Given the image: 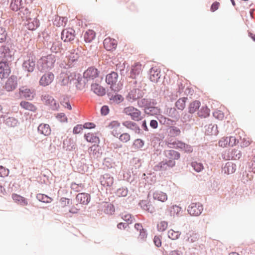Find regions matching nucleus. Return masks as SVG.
<instances>
[{"label": "nucleus", "mask_w": 255, "mask_h": 255, "mask_svg": "<svg viewBox=\"0 0 255 255\" xmlns=\"http://www.w3.org/2000/svg\"><path fill=\"white\" fill-rule=\"evenodd\" d=\"M60 83L62 85L65 86L68 85L69 83L74 82L76 86L79 88L80 85H84L85 82L82 81V78L80 77L79 74L75 73H70L69 74L67 73H62L60 75Z\"/></svg>", "instance_id": "nucleus-1"}, {"label": "nucleus", "mask_w": 255, "mask_h": 255, "mask_svg": "<svg viewBox=\"0 0 255 255\" xmlns=\"http://www.w3.org/2000/svg\"><path fill=\"white\" fill-rule=\"evenodd\" d=\"M106 82L110 86L111 89L115 92H119L123 86V83L119 79L118 73L115 72H112L107 75Z\"/></svg>", "instance_id": "nucleus-2"}, {"label": "nucleus", "mask_w": 255, "mask_h": 255, "mask_svg": "<svg viewBox=\"0 0 255 255\" xmlns=\"http://www.w3.org/2000/svg\"><path fill=\"white\" fill-rule=\"evenodd\" d=\"M55 61V60L53 55H49L47 56L43 57L41 58L38 62V69L41 72L50 69L54 66Z\"/></svg>", "instance_id": "nucleus-3"}, {"label": "nucleus", "mask_w": 255, "mask_h": 255, "mask_svg": "<svg viewBox=\"0 0 255 255\" xmlns=\"http://www.w3.org/2000/svg\"><path fill=\"white\" fill-rule=\"evenodd\" d=\"M166 114L173 120L161 116L159 121L160 123H162L164 125H168L170 123L175 122L178 121L180 118L179 114L175 108L167 109L166 110Z\"/></svg>", "instance_id": "nucleus-4"}, {"label": "nucleus", "mask_w": 255, "mask_h": 255, "mask_svg": "<svg viewBox=\"0 0 255 255\" xmlns=\"http://www.w3.org/2000/svg\"><path fill=\"white\" fill-rule=\"evenodd\" d=\"M123 112L124 114L130 116V118L134 121H139L142 119L141 111L131 106L125 108Z\"/></svg>", "instance_id": "nucleus-5"}, {"label": "nucleus", "mask_w": 255, "mask_h": 255, "mask_svg": "<svg viewBox=\"0 0 255 255\" xmlns=\"http://www.w3.org/2000/svg\"><path fill=\"white\" fill-rule=\"evenodd\" d=\"M99 75V71L97 69L95 68L94 67H90L88 68L86 71L83 73V78L82 79V82H85V84L84 85H80L79 88L82 86H84L86 84V82L91 80H93L95 78H97Z\"/></svg>", "instance_id": "nucleus-6"}, {"label": "nucleus", "mask_w": 255, "mask_h": 255, "mask_svg": "<svg viewBox=\"0 0 255 255\" xmlns=\"http://www.w3.org/2000/svg\"><path fill=\"white\" fill-rule=\"evenodd\" d=\"M203 210V205L200 203H192L188 208V212L190 215L198 216Z\"/></svg>", "instance_id": "nucleus-7"}, {"label": "nucleus", "mask_w": 255, "mask_h": 255, "mask_svg": "<svg viewBox=\"0 0 255 255\" xmlns=\"http://www.w3.org/2000/svg\"><path fill=\"white\" fill-rule=\"evenodd\" d=\"M143 67L144 66L140 62H134L130 67V76L132 78H136L141 74Z\"/></svg>", "instance_id": "nucleus-8"}, {"label": "nucleus", "mask_w": 255, "mask_h": 255, "mask_svg": "<svg viewBox=\"0 0 255 255\" xmlns=\"http://www.w3.org/2000/svg\"><path fill=\"white\" fill-rule=\"evenodd\" d=\"M54 79V74L51 72H47L41 77L39 84L42 87H46L51 84Z\"/></svg>", "instance_id": "nucleus-9"}, {"label": "nucleus", "mask_w": 255, "mask_h": 255, "mask_svg": "<svg viewBox=\"0 0 255 255\" xmlns=\"http://www.w3.org/2000/svg\"><path fill=\"white\" fill-rule=\"evenodd\" d=\"M19 95L25 99L32 100L35 95V90L22 86L19 88Z\"/></svg>", "instance_id": "nucleus-10"}, {"label": "nucleus", "mask_w": 255, "mask_h": 255, "mask_svg": "<svg viewBox=\"0 0 255 255\" xmlns=\"http://www.w3.org/2000/svg\"><path fill=\"white\" fill-rule=\"evenodd\" d=\"M75 30L71 28L64 29L61 33V39L65 42L73 40L75 37Z\"/></svg>", "instance_id": "nucleus-11"}, {"label": "nucleus", "mask_w": 255, "mask_h": 255, "mask_svg": "<svg viewBox=\"0 0 255 255\" xmlns=\"http://www.w3.org/2000/svg\"><path fill=\"white\" fill-rule=\"evenodd\" d=\"M11 72L9 64L7 62H0V79H3L8 77Z\"/></svg>", "instance_id": "nucleus-12"}, {"label": "nucleus", "mask_w": 255, "mask_h": 255, "mask_svg": "<svg viewBox=\"0 0 255 255\" xmlns=\"http://www.w3.org/2000/svg\"><path fill=\"white\" fill-rule=\"evenodd\" d=\"M17 77L14 75L11 76L6 81L4 88L8 92L14 90L17 85Z\"/></svg>", "instance_id": "nucleus-13"}, {"label": "nucleus", "mask_w": 255, "mask_h": 255, "mask_svg": "<svg viewBox=\"0 0 255 255\" xmlns=\"http://www.w3.org/2000/svg\"><path fill=\"white\" fill-rule=\"evenodd\" d=\"M160 69L157 66L152 67L149 70V79L153 83H157L160 78Z\"/></svg>", "instance_id": "nucleus-14"}, {"label": "nucleus", "mask_w": 255, "mask_h": 255, "mask_svg": "<svg viewBox=\"0 0 255 255\" xmlns=\"http://www.w3.org/2000/svg\"><path fill=\"white\" fill-rule=\"evenodd\" d=\"M41 100L45 105H49L53 108H56L57 107L55 100L52 96L48 93H45L42 94L41 96Z\"/></svg>", "instance_id": "nucleus-15"}, {"label": "nucleus", "mask_w": 255, "mask_h": 255, "mask_svg": "<svg viewBox=\"0 0 255 255\" xmlns=\"http://www.w3.org/2000/svg\"><path fill=\"white\" fill-rule=\"evenodd\" d=\"M23 67L28 72H32L35 68V60L33 55H30L27 60H24L22 64Z\"/></svg>", "instance_id": "nucleus-16"}, {"label": "nucleus", "mask_w": 255, "mask_h": 255, "mask_svg": "<svg viewBox=\"0 0 255 255\" xmlns=\"http://www.w3.org/2000/svg\"><path fill=\"white\" fill-rule=\"evenodd\" d=\"M164 154L166 157V161H170L171 160L174 162V166L175 165V160L179 159L180 157V154L172 149L165 151Z\"/></svg>", "instance_id": "nucleus-17"}, {"label": "nucleus", "mask_w": 255, "mask_h": 255, "mask_svg": "<svg viewBox=\"0 0 255 255\" xmlns=\"http://www.w3.org/2000/svg\"><path fill=\"white\" fill-rule=\"evenodd\" d=\"M174 166V163L171 160L170 161H161L158 163L154 167V170L156 171H165L168 168H172Z\"/></svg>", "instance_id": "nucleus-18"}, {"label": "nucleus", "mask_w": 255, "mask_h": 255, "mask_svg": "<svg viewBox=\"0 0 255 255\" xmlns=\"http://www.w3.org/2000/svg\"><path fill=\"white\" fill-rule=\"evenodd\" d=\"M90 195L86 193H79L76 197V202L84 205H87L90 202Z\"/></svg>", "instance_id": "nucleus-19"}, {"label": "nucleus", "mask_w": 255, "mask_h": 255, "mask_svg": "<svg viewBox=\"0 0 255 255\" xmlns=\"http://www.w3.org/2000/svg\"><path fill=\"white\" fill-rule=\"evenodd\" d=\"M103 44L106 50L111 51L116 48L117 46V41L115 39L108 37L104 39Z\"/></svg>", "instance_id": "nucleus-20"}, {"label": "nucleus", "mask_w": 255, "mask_h": 255, "mask_svg": "<svg viewBox=\"0 0 255 255\" xmlns=\"http://www.w3.org/2000/svg\"><path fill=\"white\" fill-rule=\"evenodd\" d=\"M141 96V92L138 89L133 88L129 92L126 96L128 101L132 102L139 98Z\"/></svg>", "instance_id": "nucleus-21"}, {"label": "nucleus", "mask_w": 255, "mask_h": 255, "mask_svg": "<svg viewBox=\"0 0 255 255\" xmlns=\"http://www.w3.org/2000/svg\"><path fill=\"white\" fill-rule=\"evenodd\" d=\"M109 128L115 136H118L121 133L122 128L120 126V123L118 121L112 122L109 124Z\"/></svg>", "instance_id": "nucleus-22"}, {"label": "nucleus", "mask_w": 255, "mask_h": 255, "mask_svg": "<svg viewBox=\"0 0 255 255\" xmlns=\"http://www.w3.org/2000/svg\"><path fill=\"white\" fill-rule=\"evenodd\" d=\"M101 184L102 186L108 187H111L114 183V178L108 174H104L101 178Z\"/></svg>", "instance_id": "nucleus-23"}, {"label": "nucleus", "mask_w": 255, "mask_h": 255, "mask_svg": "<svg viewBox=\"0 0 255 255\" xmlns=\"http://www.w3.org/2000/svg\"><path fill=\"white\" fill-rule=\"evenodd\" d=\"M184 239L189 243H193L198 241L199 235L193 231H189L185 235Z\"/></svg>", "instance_id": "nucleus-24"}, {"label": "nucleus", "mask_w": 255, "mask_h": 255, "mask_svg": "<svg viewBox=\"0 0 255 255\" xmlns=\"http://www.w3.org/2000/svg\"><path fill=\"white\" fill-rule=\"evenodd\" d=\"M153 198L154 200L161 202H165L168 200L167 194L159 190L156 191L153 193Z\"/></svg>", "instance_id": "nucleus-25"}, {"label": "nucleus", "mask_w": 255, "mask_h": 255, "mask_svg": "<svg viewBox=\"0 0 255 255\" xmlns=\"http://www.w3.org/2000/svg\"><path fill=\"white\" fill-rule=\"evenodd\" d=\"M67 57L68 59V63H69V64H71L74 62L77 61L80 57V54L78 52V49H72L69 51V53Z\"/></svg>", "instance_id": "nucleus-26"}, {"label": "nucleus", "mask_w": 255, "mask_h": 255, "mask_svg": "<svg viewBox=\"0 0 255 255\" xmlns=\"http://www.w3.org/2000/svg\"><path fill=\"white\" fill-rule=\"evenodd\" d=\"M12 199H13L14 202L21 206H25L28 205L27 200L24 197H22L17 194H12Z\"/></svg>", "instance_id": "nucleus-27"}, {"label": "nucleus", "mask_w": 255, "mask_h": 255, "mask_svg": "<svg viewBox=\"0 0 255 255\" xmlns=\"http://www.w3.org/2000/svg\"><path fill=\"white\" fill-rule=\"evenodd\" d=\"M91 90L94 93L100 96H102L106 94L105 89L97 83H93L91 85Z\"/></svg>", "instance_id": "nucleus-28"}, {"label": "nucleus", "mask_w": 255, "mask_h": 255, "mask_svg": "<svg viewBox=\"0 0 255 255\" xmlns=\"http://www.w3.org/2000/svg\"><path fill=\"white\" fill-rule=\"evenodd\" d=\"M38 131L40 133L45 136H48L50 134L51 129L49 125L41 124L38 127Z\"/></svg>", "instance_id": "nucleus-29"}, {"label": "nucleus", "mask_w": 255, "mask_h": 255, "mask_svg": "<svg viewBox=\"0 0 255 255\" xmlns=\"http://www.w3.org/2000/svg\"><path fill=\"white\" fill-rule=\"evenodd\" d=\"M25 26L29 30H33L39 26V22L37 19H32L30 17L26 19Z\"/></svg>", "instance_id": "nucleus-30"}, {"label": "nucleus", "mask_w": 255, "mask_h": 255, "mask_svg": "<svg viewBox=\"0 0 255 255\" xmlns=\"http://www.w3.org/2000/svg\"><path fill=\"white\" fill-rule=\"evenodd\" d=\"M20 106L22 109L31 112H35L37 109L36 106L32 103L25 101H21L20 103Z\"/></svg>", "instance_id": "nucleus-31"}, {"label": "nucleus", "mask_w": 255, "mask_h": 255, "mask_svg": "<svg viewBox=\"0 0 255 255\" xmlns=\"http://www.w3.org/2000/svg\"><path fill=\"white\" fill-rule=\"evenodd\" d=\"M95 37L96 32L92 29H88L84 34V39L86 42H91Z\"/></svg>", "instance_id": "nucleus-32"}, {"label": "nucleus", "mask_w": 255, "mask_h": 255, "mask_svg": "<svg viewBox=\"0 0 255 255\" xmlns=\"http://www.w3.org/2000/svg\"><path fill=\"white\" fill-rule=\"evenodd\" d=\"M23 6L22 0H11L10 4V9L17 11Z\"/></svg>", "instance_id": "nucleus-33"}, {"label": "nucleus", "mask_w": 255, "mask_h": 255, "mask_svg": "<svg viewBox=\"0 0 255 255\" xmlns=\"http://www.w3.org/2000/svg\"><path fill=\"white\" fill-rule=\"evenodd\" d=\"M167 211L171 216H178L181 212V207L176 205H172L167 209Z\"/></svg>", "instance_id": "nucleus-34"}, {"label": "nucleus", "mask_w": 255, "mask_h": 255, "mask_svg": "<svg viewBox=\"0 0 255 255\" xmlns=\"http://www.w3.org/2000/svg\"><path fill=\"white\" fill-rule=\"evenodd\" d=\"M18 15L22 19H27L30 18V12L27 8H24L23 6L18 10Z\"/></svg>", "instance_id": "nucleus-35"}, {"label": "nucleus", "mask_w": 255, "mask_h": 255, "mask_svg": "<svg viewBox=\"0 0 255 255\" xmlns=\"http://www.w3.org/2000/svg\"><path fill=\"white\" fill-rule=\"evenodd\" d=\"M50 49L52 52L54 53L61 52L62 50V44L61 42L57 40L53 41Z\"/></svg>", "instance_id": "nucleus-36"}, {"label": "nucleus", "mask_w": 255, "mask_h": 255, "mask_svg": "<svg viewBox=\"0 0 255 255\" xmlns=\"http://www.w3.org/2000/svg\"><path fill=\"white\" fill-rule=\"evenodd\" d=\"M200 102L199 101H195L191 103L189 106V112L190 113H195L200 107Z\"/></svg>", "instance_id": "nucleus-37"}, {"label": "nucleus", "mask_w": 255, "mask_h": 255, "mask_svg": "<svg viewBox=\"0 0 255 255\" xmlns=\"http://www.w3.org/2000/svg\"><path fill=\"white\" fill-rule=\"evenodd\" d=\"M141 208L150 213L153 212L154 209L152 205L149 202H147L145 201H142L140 203Z\"/></svg>", "instance_id": "nucleus-38"}, {"label": "nucleus", "mask_w": 255, "mask_h": 255, "mask_svg": "<svg viewBox=\"0 0 255 255\" xmlns=\"http://www.w3.org/2000/svg\"><path fill=\"white\" fill-rule=\"evenodd\" d=\"M181 233L178 231L170 229L168 231V237L172 240L178 239L180 236Z\"/></svg>", "instance_id": "nucleus-39"}, {"label": "nucleus", "mask_w": 255, "mask_h": 255, "mask_svg": "<svg viewBox=\"0 0 255 255\" xmlns=\"http://www.w3.org/2000/svg\"><path fill=\"white\" fill-rule=\"evenodd\" d=\"M210 109L207 106H203L198 112V115L202 118H206L210 115Z\"/></svg>", "instance_id": "nucleus-40"}, {"label": "nucleus", "mask_w": 255, "mask_h": 255, "mask_svg": "<svg viewBox=\"0 0 255 255\" xmlns=\"http://www.w3.org/2000/svg\"><path fill=\"white\" fill-rule=\"evenodd\" d=\"M84 137L88 142L92 143L97 142L99 140V138L92 133H88L85 134Z\"/></svg>", "instance_id": "nucleus-41"}, {"label": "nucleus", "mask_w": 255, "mask_h": 255, "mask_svg": "<svg viewBox=\"0 0 255 255\" xmlns=\"http://www.w3.org/2000/svg\"><path fill=\"white\" fill-rule=\"evenodd\" d=\"M187 98H180L175 103L177 108L180 110H183L185 107Z\"/></svg>", "instance_id": "nucleus-42"}, {"label": "nucleus", "mask_w": 255, "mask_h": 255, "mask_svg": "<svg viewBox=\"0 0 255 255\" xmlns=\"http://www.w3.org/2000/svg\"><path fill=\"white\" fill-rule=\"evenodd\" d=\"M36 198L41 202L43 203H50L52 199L51 198L47 196V195L43 194H38L36 195Z\"/></svg>", "instance_id": "nucleus-43"}, {"label": "nucleus", "mask_w": 255, "mask_h": 255, "mask_svg": "<svg viewBox=\"0 0 255 255\" xmlns=\"http://www.w3.org/2000/svg\"><path fill=\"white\" fill-rule=\"evenodd\" d=\"M169 133L171 136L175 137L180 134L181 130L178 127L172 126L169 128Z\"/></svg>", "instance_id": "nucleus-44"}, {"label": "nucleus", "mask_w": 255, "mask_h": 255, "mask_svg": "<svg viewBox=\"0 0 255 255\" xmlns=\"http://www.w3.org/2000/svg\"><path fill=\"white\" fill-rule=\"evenodd\" d=\"M236 165L232 162H228L225 167V172L228 174H232L236 170Z\"/></svg>", "instance_id": "nucleus-45"}, {"label": "nucleus", "mask_w": 255, "mask_h": 255, "mask_svg": "<svg viewBox=\"0 0 255 255\" xmlns=\"http://www.w3.org/2000/svg\"><path fill=\"white\" fill-rule=\"evenodd\" d=\"M191 166L193 168L194 170L197 172H201L204 168L202 163L197 161L192 162L191 163Z\"/></svg>", "instance_id": "nucleus-46"}, {"label": "nucleus", "mask_w": 255, "mask_h": 255, "mask_svg": "<svg viewBox=\"0 0 255 255\" xmlns=\"http://www.w3.org/2000/svg\"><path fill=\"white\" fill-rule=\"evenodd\" d=\"M123 124L127 128L130 129L136 130L137 129H138V128L136 124L131 121H126L124 122Z\"/></svg>", "instance_id": "nucleus-47"}, {"label": "nucleus", "mask_w": 255, "mask_h": 255, "mask_svg": "<svg viewBox=\"0 0 255 255\" xmlns=\"http://www.w3.org/2000/svg\"><path fill=\"white\" fill-rule=\"evenodd\" d=\"M168 222L165 221H161L158 223L157 226V230L159 232H163L166 230L168 227Z\"/></svg>", "instance_id": "nucleus-48"}, {"label": "nucleus", "mask_w": 255, "mask_h": 255, "mask_svg": "<svg viewBox=\"0 0 255 255\" xmlns=\"http://www.w3.org/2000/svg\"><path fill=\"white\" fill-rule=\"evenodd\" d=\"M7 33L5 28L0 26V42H3L5 41Z\"/></svg>", "instance_id": "nucleus-49"}, {"label": "nucleus", "mask_w": 255, "mask_h": 255, "mask_svg": "<svg viewBox=\"0 0 255 255\" xmlns=\"http://www.w3.org/2000/svg\"><path fill=\"white\" fill-rule=\"evenodd\" d=\"M110 100L114 103H116L117 104H119L124 101V98L121 95L116 94V95L112 96L110 98Z\"/></svg>", "instance_id": "nucleus-50"}, {"label": "nucleus", "mask_w": 255, "mask_h": 255, "mask_svg": "<svg viewBox=\"0 0 255 255\" xmlns=\"http://www.w3.org/2000/svg\"><path fill=\"white\" fill-rule=\"evenodd\" d=\"M71 187L72 190L78 192L84 188V185L82 183L76 184L75 183H72Z\"/></svg>", "instance_id": "nucleus-51"}, {"label": "nucleus", "mask_w": 255, "mask_h": 255, "mask_svg": "<svg viewBox=\"0 0 255 255\" xmlns=\"http://www.w3.org/2000/svg\"><path fill=\"white\" fill-rule=\"evenodd\" d=\"M138 104L140 106L144 107L146 108H148L151 105V102L147 99H142L138 101Z\"/></svg>", "instance_id": "nucleus-52"}, {"label": "nucleus", "mask_w": 255, "mask_h": 255, "mask_svg": "<svg viewBox=\"0 0 255 255\" xmlns=\"http://www.w3.org/2000/svg\"><path fill=\"white\" fill-rule=\"evenodd\" d=\"M128 190L126 188H119L117 191V195L119 197H125L128 195Z\"/></svg>", "instance_id": "nucleus-53"}, {"label": "nucleus", "mask_w": 255, "mask_h": 255, "mask_svg": "<svg viewBox=\"0 0 255 255\" xmlns=\"http://www.w3.org/2000/svg\"><path fill=\"white\" fill-rule=\"evenodd\" d=\"M228 137H223L219 141V145L222 147H225L229 146Z\"/></svg>", "instance_id": "nucleus-54"}, {"label": "nucleus", "mask_w": 255, "mask_h": 255, "mask_svg": "<svg viewBox=\"0 0 255 255\" xmlns=\"http://www.w3.org/2000/svg\"><path fill=\"white\" fill-rule=\"evenodd\" d=\"M181 142V141L179 140H175L173 142H171V141L170 142H167V146L169 148H176V149H179V146Z\"/></svg>", "instance_id": "nucleus-55"}, {"label": "nucleus", "mask_w": 255, "mask_h": 255, "mask_svg": "<svg viewBox=\"0 0 255 255\" xmlns=\"http://www.w3.org/2000/svg\"><path fill=\"white\" fill-rule=\"evenodd\" d=\"M252 140L248 137H245L243 138L242 141L241 143V146L242 147H246L249 146Z\"/></svg>", "instance_id": "nucleus-56"}, {"label": "nucleus", "mask_w": 255, "mask_h": 255, "mask_svg": "<svg viewBox=\"0 0 255 255\" xmlns=\"http://www.w3.org/2000/svg\"><path fill=\"white\" fill-rule=\"evenodd\" d=\"M134 227L137 230L140 231V237L141 239H144L145 237V232L143 231V229L142 228V226L140 224H135Z\"/></svg>", "instance_id": "nucleus-57"}, {"label": "nucleus", "mask_w": 255, "mask_h": 255, "mask_svg": "<svg viewBox=\"0 0 255 255\" xmlns=\"http://www.w3.org/2000/svg\"><path fill=\"white\" fill-rule=\"evenodd\" d=\"M56 119L61 123L67 122V118L64 113L58 114L56 116Z\"/></svg>", "instance_id": "nucleus-58"}, {"label": "nucleus", "mask_w": 255, "mask_h": 255, "mask_svg": "<svg viewBox=\"0 0 255 255\" xmlns=\"http://www.w3.org/2000/svg\"><path fill=\"white\" fill-rule=\"evenodd\" d=\"M17 124V121L14 118H8L6 120V124L10 127H15Z\"/></svg>", "instance_id": "nucleus-59"}, {"label": "nucleus", "mask_w": 255, "mask_h": 255, "mask_svg": "<svg viewBox=\"0 0 255 255\" xmlns=\"http://www.w3.org/2000/svg\"><path fill=\"white\" fill-rule=\"evenodd\" d=\"M130 135L128 133H123L119 137V139L123 142H128L130 140Z\"/></svg>", "instance_id": "nucleus-60"}, {"label": "nucleus", "mask_w": 255, "mask_h": 255, "mask_svg": "<svg viewBox=\"0 0 255 255\" xmlns=\"http://www.w3.org/2000/svg\"><path fill=\"white\" fill-rule=\"evenodd\" d=\"M70 202H71V201L70 199L66 198H62L60 201V206L64 208L68 205Z\"/></svg>", "instance_id": "nucleus-61"}, {"label": "nucleus", "mask_w": 255, "mask_h": 255, "mask_svg": "<svg viewBox=\"0 0 255 255\" xmlns=\"http://www.w3.org/2000/svg\"><path fill=\"white\" fill-rule=\"evenodd\" d=\"M228 139L229 142L228 143L229 144L230 146L236 145L239 142L238 140L235 136H231L228 137Z\"/></svg>", "instance_id": "nucleus-62"}, {"label": "nucleus", "mask_w": 255, "mask_h": 255, "mask_svg": "<svg viewBox=\"0 0 255 255\" xmlns=\"http://www.w3.org/2000/svg\"><path fill=\"white\" fill-rule=\"evenodd\" d=\"M9 170L2 166H0V176L4 177L8 175Z\"/></svg>", "instance_id": "nucleus-63"}, {"label": "nucleus", "mask_w": 255, "mask_h": 255, "mask_svg": "<svg viewBox=\"0 0 255 255\" xmlns=\"http://www.w3.org/2000/svg\"><path fill=\"white\" fill-rule=\"evenodd\" d=\"M134 145L137 148H140L144 145V142L140 139H137L134 141Z\"/></svg>", "instance_id": "nucleus-64"}]
</instances>
